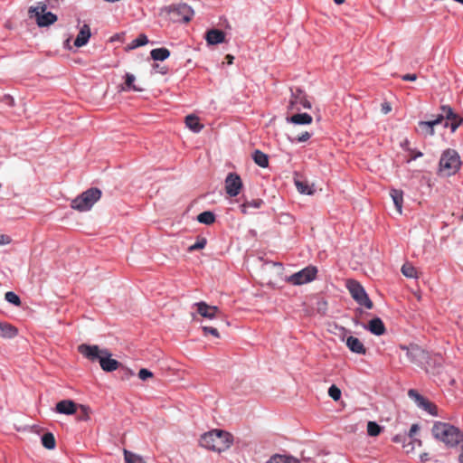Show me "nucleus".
I'll return each mask as SVG.
<instances>
[{"label": "nucleus", "mask_w": 463, "mask_h": 463, "mask_svg": "<svg viewBox=\"0 0 463 463\" xmlns=\"http://www.w3.org/2000/svg\"><path fill=\"white\" fill-rule=\"evenodd\" d=\"M78 351L88 360L98 361L105 372H114L119 367V362L111 358L112 354L107 348L101 349L96 345L81 344L78 346Z\"/></svg>", "instance_id": "nucleus-1"}, {"label": "nucleus", "mask_w": 463, "mask_h": 463, "mask_svg": "<svg viewBox=\"0 0 463 463\" xmlns=\"http://www.w3.org/2000/svg\"><path fill=\"white\" fill-rule=\"evenodd\" d=\"M233 442L232 435L222 430H212L201 436L200 445L209 450L222 452L227 450Z\"/></svg>", "instance_id": "nucleus-2"}, {"label": "nucleus", "mask_w": 463, "mask_h": 463, "mask_svg": "<svg viewBox=\"0 0 463 463\" xmlns=\"http://www.w3.org/2000/svg\"><path fill=\"white\" fill-rule=\"evenodd\" d=\"M432 434L437 439L450 447H455L463 441V432L458 428L446 422H435L432 427Z\"/></svg>", "instance_id": "nucleus-3"}, {"label": "nucleus", "mask_w": 463, "mask_h": 463, "mask_svg": "<svg viewBox=\"0 0 463 463\" xmlns=\"http://www.w3.org/2000/svg\"><path fill=\"white\" fill-rule=\"evenodd\" d=\"M461 165V160L458 153L454 149H446L442 152L439 163V172L443 176H451L455 175Z\"/></svg>", "instance_id": "nucleus-4"}, {"label": "nucleus", "mask_w": 463, "mask_h": 463, "mask_svg": "<svg viewBox=\"0 0 463 463\" xmlns=\"http://www.w3.org/2000/svg\"><path fill=\"white\" fill-rule=\"evenodd\" d=\"M100 196L101 191L99 188L92 187L73 199L71 206L80 212L89 211L99 200Z\"/></svg>", "instance_id": "nucleus-5"}, {"label": "nucleus", "mask_w": 463, "mask_h": 463, "mask_svg": "<svg viewBox=\"0 0 463 463\" xmlns=\"http://www.w3.org/2000/svg\"><path fill=\"white\" fill-rule=\"evenodd\" d=\"M346 286L352 298L358 305L363 306L367 309L373 308V305L372 300L369 298L365 289L359 282L351 279L347 281Z\"/></svg>", "instance_id": "nucleus-6"}, {"label": "nucleus", "mask_w": 463, "mask_h": 463, "mask_svg": "<svg viewBox=\"0 0 463 463\" xmlns=\"http://www.w3.org/2000/svg\"><path fill=\"white\" fill-rule=\"evenodd\" d=\"M46 8V5L38 3L37 6H31L29 9V13L33 14L36 17L37 24L40 27L49 26L57 21L56 14H52V12L45 13Z\"/></svg>", "instance_id": "nucleus-7"}, {"label": "nucleus", "mask_w": 463, "mask_h": 463, "mask_svg": "<svg viewBox=\"0 0 463 463\" xmlns=\"http://www.w3.org/2000/svg\"><path fill=\"white\" fill-rule=\"evenodd\" d=\"M311 102L307 94L300 89L291 90L288 109L291 110H300L302 109H310Z\"/></svg>", "instance_id": "nucleus-8"}, {"label": "nucleus", "mask_w": 463, "mask_h": 463, "mask_svg": "<svg viewBox=\"0 0 463 463\" xmlns=\"http://www.w3.org/2000/svg\"><path fill=\"white\" fill-rule=\"evenodd\" d=\"M168 12L172 14V19L175 22L187 23L194 15V10L186 4L170 5Z\"/></svg>", "instance_id": "nucleus-9"}, {"label": "nucleus", "mask_w": 463, "mask_h": 463, "mask_svg": "<svg viewBox=\"0 0 463 463\" xmlns=\"http://www.w3.org/2000/svg\"><path fill=\"white\" fill-rule=\"evenodd\" d=\"M317 273V268L309 266L289 276L288 281L293 285H303L314 280Z\"/></svg>", "instance_id": "nucleus-10"}, {"label": "nucleus", "mask_w": 463, "mask_h": 463, "mask_svg": "<svg viewBox=\"0 0 463 463\" xmlns=\"http://www.w3.org/2000/svg\"><path fill=\"white\" fill-rule=\"evenodd\" d=\"M242 187L241 177L235 173H229L225 178V191L231 197L237 196Z\"/></svg>", "instance_id": "nucleus-11"}, {"label": "nucleus", "mask_w": 463, "mask_h": 463, "mask_svg": "<svg viewBox=\"0 0 463 463\" xmlns=\"http://www.w3.org/2000/svg\"><path fill=\"white\" fill-rule=\"evenodd\" d=\"M196 307L197 313L204 318L213 319L220 312L218 307L210 306L206 302L201 301L194 304Z\"/></svg>", "instance_id": "nucleus-12"}, {"label": "nucleus", "mask_w": 463, "mask_h": 463, "mask_svg": "<svg viewBox=\"0 0 463 463\" xmlns=\"http://www.w3.org/2000/svg\"><path fill=\"white\" fill-rule=\"evenodd\" d=\"M364 328L377 336L385 333V326L380 317L371 319L367 325L364 326Z\"/></svg>", "instance_id": "nucleus-13"}, {"label": "nucleus", "mask_w": 463, "mask_h": 463, "mask_svg": "<svg viewBox=\"0 0 463 463\" xmlns=\"http://www.w3.org/2000/svg\"><path fill=\"white\" fill-rule=\"evenodd\" d=\"M345 344L349 350L354 354H365L366 348L364 347V344L358 339L357 337H354L353 335H350L346 338Z\"/></svg>", "instance_id": "nucleus-14"}, {"label": "nucleus", "mask_w": 463, "mask_h": 463, "mask_svg": "<svg viewBox=\"0 0 463 463\" xmlns=\"http://www.w3.org/2000/svg\"><path fill=\"white\" fill-rule=\"evenodd\" d=\"M55 410L60 414L72 415L76 411V404L71 400H62L56 404Z\"/></svg>", "instance_id": "nucleus-15"}, {"label": "nucleus", "mask_w": 463, "mask_h": 463, "mask_svg": "<svg viewBox=\"0 0 463 463\" xmlns=\"http://www.w3.org/2000/svg\"><path fill=\"white\" fill-rule=\"evenodd\" d=\"M90 29L89 25L83 24L74 41V45L76 47H82L84 46L90 38Z\"/></svg>", "instance_id": "nucleus-16"}, {"label": "nucleus", "mask_w": 463, "mask_h": 463, "mask_svg": "<svg viewBox=\"0 0 463 463\" xmlns=\"http://www.w3.org/2000/svg\"><path fill=\"white\" fill-rule=\"evenodd\" d=\"M225 39V34L219 29H212L206 33V41L208 44L215 45L222 43Z\"/></svg>", "instance_id": "nucleus-17"}, {"label": "nucleus", "mask_w": 463, "mask_h": 463, "mask_svg": "<svg viewBox=\"0 0 463 463\" xmlns=\"http://www.w3.org/2000/svg\"><path fill=\"white\" fill-rule=\"evenodd\" d=\"M447 119H449V128L452 133H454L463 122L462 117L455 113L452 108L447 109Z\"/></svg>", "instance_id": "nucleus-18"}, {"label": "nucleus", "mask_w": 463, "mask_h": 463, "mask_svg": "<svg viewBox=\"0 0 463 463\" xmlns=\"http://www.w3.org/2000/svg\"><path fill=\"white\" fill-rule=\"evenodd\" d=\"M312 117L307 113H298L289 118H287V121L295 125H308L312 123Z\"/></svg>", "instance_id": "nucleus-19"}, {"label": "nucleus", "mask_w": 463, "mask_h": 463, "mask_svg": "<svg viewBox=\"0 0 463 463\" xmlns=\"http://www.w3.org/2000/svg\"><path fill=\"white\" fill-rule=\"evenodd\" d=\"M390 196L392 199L393 204L397 212L401 214L402 213L403 192L399 189H391Z\"/></svg>", "instance_id": "nucleus-20"}, {"label": "nucleus", "mask_w": 463, "mask_h": 463, "mask_svg": "<svg viewBox=\"0 0 463 463\" xmlns=\"http://www.w3.org/2000/svg\"><path fill=\"white\" fill-rule=\"evenodd\" d=\"M433 122L430 120L428 121H420L418 124V132L424 137H432L435 134Z\"/></svg>", "instance_id": "nucleus-21"}, {"label": "nucleus", "mask_w": 463, "mask_h": 463, "mask_svg": "<svg viewBox=\"0 0 463 463\" xmlns=\"http://www.w3.org/2000/svg\"><path fill=\"white\" fill-rule=\"evenodd\" d=\"M18 334L16 327L8 323L0 322V336L4 338H14Z\"/></svg>", "instance_id": "nucleus-22"}, {"label": "nucleus", "mask_w": 463, "mask_h": 463, "mask_svg": "<svg viewBox=\"0 0 463 463\" xmlns=\"http://www.w3.org/2000/svg\"><path fill=\"white\" fill-rule=\"evenodd\" d=\"M136 77L134 74L127 72L125 75V86L122 87V90H133V91H143L144 89L135 85Z\"/></svg>", "instance_id": "nucleus-23"}, {"label": "nucleus", "mask_w": 463, "mask_h": 463, "mask_svg": "<svg viewBox=\"0 0 463 463\" xmlns=\"http://www.w3.org/2000/svg\"><path fill=\"white\" fill-rule=\"evenodd\" d=\"M295 184L298 191L302 194L311 195L315 193L314 184H309L304 180H295Z\"/></svg>", "instance_id": "nucleus-24"}, {"label": "nucleus", "mask_w": 463, "mask_h": 463, "mask_svg": "<svg viewBox=\"0 0 463 463\" xmlns=\"http://www.w3.org/2000/svg\"><path fill=\"white\" fill-rule=\"evenodd\" d=\"M186 127L194 133H199L203 126L200 123L198 117L188 115L185 117Z\"/></svg>", "instance_id": "nucleus-25"}, {"label": "nucleus", "mask_w": 463, "mask_h": 463, "mask_svg": "<svg viewBox=\"0 0 463 463\" xmlns=\"http://www.w3.org/2000/svg\"><path fill=\"white\" fill-rule=\"evenodd\" d=\"M266 463H300V461L293 456L276 454Z\"/></svg>", "instance_id": "nucleus-26"}, {"label": "nucleus", "mask_w": 463, "mask_h": 463, "mask_svg": "<svg viewBox=\"0 0 463 463\" xmlns=\"http://www.w3.org/2000/svg\"><path fill=\"white\" fill-rule=\"evenodd\" d=\"M405 349L407 350V356L412 363H418L419 359L424 356V351L417 345Z\"/></svg>", "instance_id": "nucleus-27"}, {"label": "nucleus", "mask_w": 463, "mask_h": 463, "mask_svg": "<svg viewBox=\"0 0 463 463\" xmlns=\"http://www.w3.org/2000/svg\"><path fill=\"white\" fill-rule=\"evenodd\" d=\"M150 55L154 61H163L170 56V52L168 49H166L165 47H161V48L153 49L150 52Z\"/></svg>", "instance_id": "nucleus-28"}, {"label": "nucleus", "mask_w": 463, "mask_h": 463, "mask_svg": "<svg viewBox=\"0 0 463 463\" xmlns=\"http://www.w3.org/2000/svg\"><path fill=\"white\" fill-rule=\"evenodd\" d=\"M252 159L256 165L260 167H267L269 165L268 156L260 150H255L252 154Z\"/></svg>", "instance_id": "nucleus-29"}, {"label": "nucleus", "mask_w": 463, "mask_h": 463, "mask_svg": "<svg viewBox=\"0 0 463 463\" xmlns=\"http://www.w3.org/2000/svg\"><path fill=\"white\" fill-rule=\"evenodd\" d=\"M197 221L200 223L211 225L215 222V214L211 211L203 212L197 216Z\"/></svg>", "instance_id": "nucleus-30"}, {"label": "nucleus", "mask_w": 463, "mask_h": 463, "mask_svg": "<svg viewBox=\"0 0 463 463\" xmlns=\"http://www.w3.org/2000/svg\"><path fill=\"white\" fill-rule=\"evenodd\" d=\"M42 444L47 449H53L56 446L55 438L52 433L47 432L42 436Z\"/></svg>", "instance_id": "nucleus-31"}, {"label": "nucleus", "mask_w": 463, "mask_h": 463, "mask_svg": "<svg viewBox=\"0 0 463 463\" xmlns=\"http://www.w3.org/2000/svg\"><path fill=\"white\" fill-rule=\"evenodd\" d=\"M401 271L406 278L416 279L418 277L416 269L408 262L402 265Z\"/></svg>", "instance_id": "nucleus-32"}, {"label": "nucleus", "mask_w": 463, "mask_h": 463, "mask_svg": "<svg viewBox=\"0 0 463 463\" xmlns=\"http://www.w3.org/2000/svg\"><path fill=\"white\" fill-rule=\"evenodd\" d=\"M408 396L414 401V402L417 404L419 408L422 406L424 402L426 401V398L423 397L421 394H420L416 390L410 389L408 391Z\"/></svg>", "instance_id": "nucleus-33"}, {"label": "nucleus", "mask_w": 463, "mask_h": 463, "mask_svg": "<svg viewBox=\"0 0 463 463\" xmlns=\"http://www.w3.org/2000/svg\"><path fill=\"white\" fill-rule=\"evenodd\" d=\"M124 458L126 463H144V460L141 457L124 449Z\"/></svg>", "instance_id": "nucleus-34"}, {"label": "nucleus", "mask_w": 463, "mask_h": 463, "mask_svg": "<svg viewBox=\"0 0 463 463\" xmlns=\"http://www.w3.org/2000/svg\"><path fill=\"white\" fill-rule=\"evenodd\" d=\"M420 409L424 410L425 411H427L429 414H430L432 416H437L438 415V408H437V406L434 403L430 402L427 399L424 402V403L422 404V406L420 407Z\"/></svg>", "instance_id": "nucleus-35"}, {"label": "nucleus", "mask_w": 463, "mask_h": 463, "mask_svg": "<svg viewBox=\"0 0 463 463\" xmlns=\"http://www.w3.org/2000/svg\"><path fill=\"white\" fill-rule=\"evenodd\" d=\"M5 299L16 307H19L21 305V299L17 294H15L13 291H8L5 295Z\"/></svg>", "instance_id": "nucleus-36"}, {"label": "nucleus", "mask_w": 463, "mask_h": 463, "mask_svg": "<svg viewBox=\"0 0 463 463\" xmlns=\"http://www.w3.org/2000/svg\"><path fill=\"white\" fill-rule=\"evenodd\" d=\"M381 427L375 421H369L367 423V433L371 437H375L380 434Z\"/></svg>", "instance_id": "nucleus-37"}, {"label": "nucleus", "mask_w": 463, "mask_h": 463, "mask_svg": "<svg viewBox=\"0 0 463 463\" xmlns=\"http://www.w3.org/2000/svg\"><path fill=\"white\" fill-rule=\"evenodd\" d=\"M148 43V39L145 34H139L136 39H134L130 43V48L135 49L143 45H146Z\"/></svg>", "instance_id": "nucleus-38"}, {"label": "nucleus", "mask_w": 463, "mask_h": 463, "mask_svg": "<svg viewBox=\"0 0 463 463\" xmlns=\"http://www.w3.org/2000/svg\"><path fill=\"white\" fill-rule=\"evenodd\" d=\"M449 106H442L441 111L442 113L438 115L435 118L431 119L430 121L433 122L434 127L440 125L443 123L445 119H447V109H450Z\"/></svg>", "instance_id": "nucleus-39"}, {"label": "nucleus", "mask_w": 463, "mask_h": 463, "mask_svg": "<svg viewBox=\"0 0 463 463\" xmlns=\"http://www.w3.org/2000/svg\"><path fill=\"white\" fill-rule=\"evenodd\" d=\"M206 243H207V240L205 238H203V237L198 238L197 241L194 244L189 246L188 250L192 252V251H195L198 250H202L205 247Z\"/></svg>", "instance_id": "nucleus-40"}, {"label": "nucleus", "mask_w": 463, "mask_h": 463, "mask_svg": "<svg viewBox=\"0 0 463 463\" xmlns=\"http://www.w3.org/2000/svg\"><path fill=\"white\" fill-rule=\"evenodd\" d=\"M328 395L334 400L338 401L341 398V390L335 384L331 385L328 389Z\"/></svg>", "instance_id": "nucleus-41"}, {"label": "nucleus", "mask_w": 463, "mask_h": 463, "mask_svg": "<svg viewBox=\"0 0 463 463\" xmlns=\"http://www.w3.org/2000/svg\"><path fill=\"white\" fill-rule=\"evenodd\" d=\"M421 445V441L418 439H410L407 443H403V448L406 450V453H411L414 450V444Z\"/></svg>", "instance_id": "nucleus-42"}, {"label": "nucleus", "mask_w": 463, "mask_h": 463, "mask_svg": "<svg viewBox=\"0 0 463 463\" xmlns=\"http://www.w3.org/2000/svg\"><path fill=\"white\" fill-rule=\"evenodd\" d=\"M246 203L249 208L259 209L261 207L264 202L261 199H253L251 201H247Z\"/></svg>", "instance_id": "nucleus-43"}, {"label": "nucleus", "mask_w": 463, "mask_h": 463, "mask_svg": "<svg viewBox=\"0 0 463 463\" xmlns=\"http://www.w3.org/2000/svg\"><path fill=\"white\" fill-rule=\"evenodd\" d=\"M204 335H207V334H211L212 335H213L214 337H219L220 335H219V332L217 330V328L215 327H213V326H203L202 327Z\"/></svg>", "instance_id": "nucleus-44"}, {"label": "nucleus", "mask_w": 463, "mask_h": 463, "mask_svg": "<svg viewBox=\"0 0 463 463\" xmlns=\"http://www.w3.org/2000/svg\"><path fill=\"white\" fill-rule=\"evenodd\" d=\"M153 376V373L152 372H150L149 370L146 369V368H142L140 369V371L138 372V377L142 380V381H146V379L150 378Z\"/></svg>", "instance_id": "nucleus-45"}, {"label": "nucleus", "mask_w": 463, "mask_h": 463, "mask_svg": "<svg viewBox=\"0 0 463 463\" xmlns=\"http://www.w3.org/2000/svg\"><path fill=\"white\" fill-rule=\"evenodd\" d=\"M311 137V134L307 131L303 132L301 135L295 137L292 141L298 143L306 142Z\"/></svg>", "instance_id": "nucleus-46"}, {"label": "nucleus", "mask_w": 463, "mask_h": 463, "mask_svg": "<svg viewBox=\"0 0 463 463\" xmlns=\"http://www.w3.org/2000/svg\"><path fill=\"white\" fill-rule=\"evenodd\" d=\"M410 152H411V157L408 160V163H410L413 160H416L417 158L421 157L423 156V154L420 151L410 150Z\"/></svg>", "instance_id": "nucleus-47"}, {"label": "nucleus", "mask_w": 463, "mask_h": 463, "mask_svg": "<svg viewBox=\"0 0 463 463\" xmlns=\"http://www.w3.org/2000/svg\"><path fill=\"white\" fill-rule=\"evenodd\" d=\"M419 430V426L418 424H412L411 429H410V431H409V439H413V437L414 435L416 434V432Z\"/></svg>", "instance_id": "nucleus-48"}, {"label": "nucleus", "mask_w": 463, "mask_h": 463, "mask_svg": "<svg viewBox=\"0 0 463 463\" xmlns=\"http://www.w3.org/2000/svg\"><path fill=\"white\" fill-rule=\"evenodd\" d=\"M2 100L4 102H5L10 107L14 106V100L13 97H11L10 95H7V94L4 95Z\"/></svg>", "instance_id": "nucleus-49"}, {"label": "nucleus", "mask_w": 463, "mask_h": 463, "mask_svg": "<svg viewBox=\"0 0 463 463\" xmlns=\"http://www.w3.org/2000/svg\"><path fill=\"white\" fill-rule=\"evenodd\" d=\"M402 79L405 81H414L417 79L416 74H404L402 76Z\"/></svg>", "instance_id": "nucleus-50"}, {"label": "nucleus", "mask_w": 463, "mask_h": 463, "mask_svg": "<svg viewBox=\"0 0 463 463\" xmlns=\"http://www.w3.org/2000/svg\"><path fill=\"white\" fill-rule=\"evenodd\" d=\"M10 241L11 240L8 236L0 233V245L8 244Z\"/></svg>", "instance_id": "nucleus-51"}, {"label": "nucleus", "mask_w": 463, "mask_h": 463, "mask_svg": "<svg viewBox=\"0 0 463 463\" xmlns=\"http://www.w3.org/2000/svg\"><path fill=\"white\" fill-rule=\"evenodd\" d=\"M240 209H241V212L243 214H249V213H250V208H249V206L247 205L246 202L240 205Z\"/></svg>", "instance_id": "nucleus-52"}, {"label": "nucleus", "mask_w": 463, "mask_h": 463, "mask_svg": "<svg viewBox=\"0 0 463 463\" xmlns=\"http://www.w3.org/2000/svg\"><path fill=\"white\" fill-rule=\"evenodd\" d=\"M405 439H406V438H405V437H402V436H401V435H396V436H394V437H393V439H392L393 442H395V443H400V442L404 443V442H405Z\"/></svg>", "instance_id": "nucleus-53"}, {"label": "nucleus", "mask_w": 463, "mask_h": 463, "mask_svg": "<svg viewBox=\"0 0 463 463\" xmlns=\"http://www.w3.org/2000/svg\"><path fill=\"white\" fill-rule=\"evenodd\" d=\"M430 459L429 454L424 452L420 455V462L424 463L427 462Z\"/></svg>", "instance_id": "nucleus-54"}, {"label": "nucleus", "mask_w": 463, "mask_h": 463, "mask_svg": "<svg viewBox=\"0 0 463 463\" xmlns=\"http://www.w3.org/2000/svg\"><path fill=\"white\" fill-rule=\"evenodd\" d=\"M82 411H84V417H80V420H87L88 419V412H87V407L81 406Z\"/></svg>", "instance_id": "nucleus-55"}, {"label": "nucleus", "mask_w": 463, "mask_h": 463, "mask_svg": "<svg viewBox=\"0 0 463 463\" xmlns=\"http://www.w3.org/2000/svg\"><path fill=\"white\" fill-rule=\"evenodd\" d=\"M382 110L386 114L391 110V108L389 105L385 104V105H383Z\"/></svg>", "instance_id": "nucleus-56"}, {"label": "nucleus", "mask_w": 463, "mask_h": 463, "mask_svg": "<svg viewBox=\"0 0 463 463\" xmlns=\"http://www.w3.org/2000/svg\"><path fill=\"white\" fill-rule=\"evenodd\" d=\"M441 125L444 128H449V119H445Z\"/></svg>", "instance_id": "nucleus-57"}, {"label": "nucleus", "mask_w": 463, "mask_h": 463, "mask_svg": "<svg viewBox=\"0 0 463 463\" xmlns=\"http://www.w3.org/2000/svg\"><path fill=\"white\" fill-rule=\"evenodd\" d=\"M334 2L336 4V5H342L345 0H334Z\"/></svg>", "instance_id": "nucleus-58"}, {"label": "nucleus", "mask_w": 463, "mask_h": 463, "mask_svg": "<svg viewBox=\"0 0 463 463\" xmlns=\"http://www.w3.org/2000/svg\"><path fill=\"white\" fill-rule=\"evenodd\" d=\"M154 69L156 70L157 71H161L162 68H159V65L158 64H155L154 65Z\"/></svg>", "instance_id": "nucleus-59"}, {"label": "nucleus", "mask_w": 463, "mask_h": 463, "mask_svg": "<svg viewBox=\"0 0 463 463\" xmlns=\"http://www.w3.org/2000/svg\"><path fill=\"white\" fill-rule=\"evenodd\" d=\"M158 72H160L161 74H165L166 71L162 68L161 71H158Z\"/></svg>", "instance_id": "nucleus-60"}, {"label": "nucleus", "mask_w": 463, "mask_h": 463, "mask_svg": "<svg viewBox=\"0 0 463 463\" xmlns=\"http://www.w3.org/2000/svg\"><path fill=\"white\" fill-rule=\"evenodd\" d=\"M227 58H228L229 63H232V61H231L232 57L230 55H227Z\"/></svg>", "instance_id": "nucleus-61"}, {"label": "nucleus", "mask_w": 463, "mask_h": 463, "mask_svg": "<svg viewBox=\"0 0 463 463\" xmlns=\"http://www.w3.org/2000/svg\"><path fill=\"white\" fill-rule=\"evenodd\" d=\"M227 58H228L229 63H232V61H231L232 57L230 55H227Z\"/></svg>", "instance_id": "nucleus-62"}, {"label": "nucleus", "mask_w": 463, "mask_h": 463, "mask_svg": "<svg viewBox=\"0 0 463 463\" xmlns=\"http://www.w3.org/2000/svg\"><path fill=\"white\" fill-rule=\"evenodd\" d=\"M227 58H228L229 63H232V61H231L232 57L230 55H227Z\"/></svg>", "instance_id": "nucleus-63"}]
</instances>
